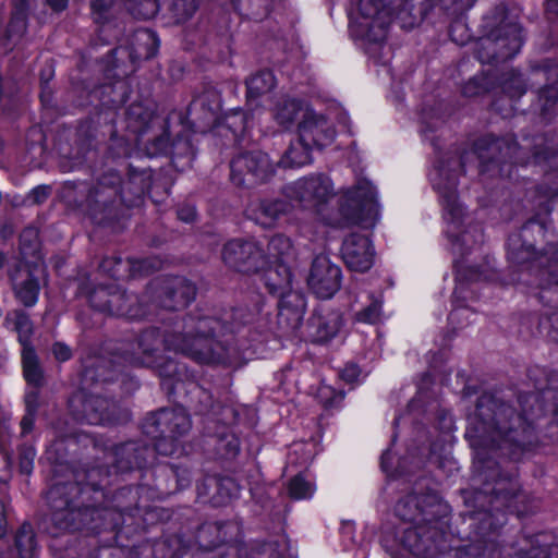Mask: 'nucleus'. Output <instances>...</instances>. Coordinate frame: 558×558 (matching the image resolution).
Returning <instances> with one entry per match:
<instances>
[{
	"mask_svg": "<svg viewBox=\"0 0 558 558\" xmlns=\"http://www.w3.org/2000/svg\"><path fill=\"white\" fill-rule=\"evenodd\" d=\"M111 477L108 464L95 462L51 485L45 498L54 524L107 535L121 558H183L192 545V526L181 522L187 515L146 501L132 485L113 487Z\"/></svg>",
	"mask_w": 558,
	"mask_h": 558,
	"instance_id": "1",
	"label": "nucleus"
},
{
	"mask_svg": "<svg viewBox=\"0 0 558 558\" xmlns=\"http://www.w3.org/2000/svg\"><path fill=\"white\" fill-rule=\"evenodd\" d=\"M473 481L475 487L462 489L461 494L468 511L462 515L463 533L458 530L460 539L469 543L458 547L448 544L454 535L451 527V507L439 493L424 485L425 480L415 483L412 492L396 506L397 515L404 522L413 523L402 533L400 543L403 549L418 558H496L504 555L499 538L511 519L522 521L535 514L541 505L531 493L502 492L495 485L499 477L485 478L486 463L480 465L472 453Z\"/></svg>",
	"mask_w": 558,
	"mask_h": 558,
	"instance_id": "2",
	"label": "nucleus"
},
{
	"mask_svg": "<svg viewBox=\"0 0 558 558\" xmlns=\"http://www.w3.org/2000/svg\"><path fill=\"white\" fill-rule=\"evenodd\" d=\"M526 378L534 391L520 392L513 405L489 392L477 397L464 437L480 465L486 463L485 478L499 477L502 492L523 489L519 464L538 454L554 453L558 445V371L533 365Z\"/></svg>",
	"mask_w": 558,
	"mask_h": 558,
	"instance_id": "3",
	"label": "nucleus"
},
{
	"mask_svg": "<svg viewBox=\"0 0 558 558\" xmlns=\"http://www.w3.org/2000/svg\"><path fill=\"white\" fill-rule=\"evenodd\" d=\"M264 298L256 295L253 306H234L220 316L186 314L178 350L199 365L238 367L245 352L262 342L267 323L260 317Z\"/></svg>",
	"mask_w": 558,
	"mask_h": 558,
	"instance_id": "4",
	"label": "nucleus"
},
{
	"mask_svg": "<svg viewBox=\"0 0 558 558\" xmlns=\"http://www.w3.org/2000/svg\"><path fill=\"white\" fill-rule=\"evenodd\" d=\"M157 451L142 439H131L113 446L111 470L113 487L132 485L146 501L165 499L192 483L191 470L179 463L156 462Z\"/></svg>",
	"mask_w": 558,
	"mask_h": 558,
	"instance_id": "5",
	"label": "nucleus"
},
{
	"mask_svg": "<svg viewBox=\"0 0 558 558\" xmlns=\"http://www.w3.org/2000/svg\"><path fill=\"white\" fill-rule=\"evenodd\" d=\"M534 215L506 241V256L509 264L533 268L538 264L539 284L558 287V246L546 251L543 256L537 244L548 231L549 216L558 204V182L537 184L534 190Z\"/></svg>",
	"mask_w": 558,
	"mask_h": 558,
	"instance_id": "6",
	"label": "nucleus"
},
{
	"mask_svg": "<svg viewBox=\"0 0 558 558\" xmlns=\"http://www.w3.org/2000/svg\"><path fill=\"white\" fill-rule=\"evenodd\" d=\"M154 177H96L82 205L94 225L121 232L131 218V209L147 198L148 180Z\"/></svg>",
	"mask_w": 558,
	"mask_h": 558,
	"instance_id": "7",
	"label": "nucleus"
},
{
	"mask_svg": "<svg viewBox=\"0 0 558 558\" xmlns=\"http://www.w3.org/2000/svg\"><path fill=\"white\" fill-rule=\"evenodd\" d=\"M143 367L153 369L158 376L160 388L170 402L187 405L195 415L210 416L220 408L211 391L199 385L186 364L161 354Z\"/></svg>",
	"mask_w": 558,
	"mask_h": 558,
	"instance_id": "8",
	"label": "nucleus"
},
{
	"mask_svg": "<svg viewBox=\"0 0 558 558\" xmlns=\"http://www.w3.org/2000/svg\"><path fill=\"white\" fill-rule=\"evenodd\" d=\"M289 198H263L255 210V220L265 228H270L296 206L320 213L336 193L331 177H299L292 184L282 189Z\"/></svg>",
	"mask_w": 558,
	"mask_h": 558,
	"instance_id": "9",
	"label": "nucleus"
},
{
	"mask_svg": "<svg viewBox=\"0 0 558 558\" xmlns=\"http://www.w3.org/2000/svg\"><path fill=\"white\" fill-rule=\"evenodd\" d=\"M162 343L163 336L161 329L155 326L147 327L136 338L138 350L136 355L123 352L112 354L111 356L95 357L84 367L82 380L92 386L117 381L124 384L125 378L129 377L126 364L144 366L147 363H154V360L162 354Z\"/></svg>",
	"mask_w": 558,
	"mask_h": 558,
	"instance_id": "10",
	"label": "nucleus"
},
{
	"mask_svg": "<svg viewBox=\"0 0 558 558\" xmlns=\"http://www.w3.org/2000/svg\"><path fill=\"white\" fill-rule=\"evenodd\" d=\"M513 268V280L517 284L527 288V295L542 305L538 312H531L521 318V326L525 327L532 337H543L548 341L558 343V287L539 284L538 264L533 268L520 267L510 264Z\"/></svg>",
	"mask_w": 558,
	"mask_h": 558,
	"instance_id": "11",
	"label": "nucleus"
},
{
	"mask_svg": "<svg viewBox=\"0 0 558 558\" xmlns=\"http://www.w3.org/2000/svg\"><path fill=\"white\" fill-rule=\"evenodd\" d=\"M173 408H160L148 412L141 424L144 435L153 439L151 448L159 456L171 457L183 451V438L192 428L187 405L173 403Z\"/></svg>",
	"mask_w": 558,
	"mask_h": 558,
	"instance_id": "12",
	"label": "nucleus"
},
{
	"mask_svg": "<svg viewBox=\"0 0 558 558\" xmlns=\"http://www.w3.org/2000/svg\"><path fill=\"white\" fill-rule=\"evenodd\" d=\"M489 32L478 38L474 54L483 64H498L512 59L523 44L521 26L510 20L507 7L502 3L495 7L492 14L486 17Z\"/></svg>",
	"mask_w": 558,
	"mask_h": 558,
	"instance_id": "13",
	"label": "nucleus"
},
{
	"mask_svg": "<svg viewBox=\"0 0 558 558\" xmlns=\"http://www.w3.org/2000/svg\"><path fill=\"white\" fill-rule=\"evenodd\" d=\"M77 292L85 296L89 306L111 317L124 318L130 322L144 320L149 316V305L142 295L128 292L118 283H99L82 281Z\"/></svg>",
	"mask_w": 558,
	"mask_h": 558,
	"instance_id": "14",
	"label": "nucleus"
},
{
	"mask_svg": "<svg viewBox=\"0 0 558 558\" xmlns=\"http://www.w3.org/2000/svg\"><path fill=\"white\" fill-rule=\"evenodd\" d=\"M356 183L338 197V214L347 227L374 230L381 218V205L376 185L367 177H357Z\"/></svg>",
	"mask_w": 558,
	"mask_h": 558,
	"instance_id": "15",
	"label": "nucleus"
},
{
	"mask_svg": "<svg viewBox=\"0 0 558 558\" xmlns=\"http://www.w3.org/2000/svg\"><path fill=\"white\" fill-rule=\"evenodd\" d=\"M52 536L49 543V550L53 558H101L104 550H110V556L121 558L116 546H109L104 543L107 538L105 534H96L85 529H60L52 519Z\"/></svg>",
	"mask_w": 558,
	"mask_h": 558,
	"instance_id": "16",
	"label": "nucleus"
},
{
	"mask_svg": "<svg viewBox=\"0 0 558 558\" xmlns=\"http://www.w3.org/2000/svg\"><path fill=\"white\" fill-rule=\"evenodd\" d=\"M194 538L197 548L191 558H226L231 550L238 554L243 544L241 525L233 520L204 522Z\"/></svg>",
	"mask_w": 558,
	"mask_h": 558,
	"instance_id": "17",
	"label": "nucleus"
},
{
	"mask_svg": "<svg viewBox=\"0 0 558 558\" xmlns=\"http://www.w3.org/2000/svg\"><path fill=\"white\" fill-rule=\"evenodd\" d=\"M69 408L76 421L89 425L117 426L131 420V412L118 401L84 390L71 397Z\"/></svg>",
	"mask_w": 558,
	"mask_h": 558,
	"instance_id": "18",
	"label": "nucleus"
},
{
	"mask_svg": "<svg viewBox=\"0 0 558 558\" xmlns=\"http://www.w3.org/2000/svg\"><path fill=\"white\" fill-rule=\"evenodd\" d=\"M195 283L180 275H160L146 287V296H142L151 307L168 312H180L189 307L195 300ZM151 308H149V313Z\"/></svg>",
	"mask_w": 558,
	"mask_h": 558,
	"instance_id": "19",
	"label": "nucleus"
},
{
	"mask_svg": "<svg viewBox=\"0 0 558 558\" xmlns=\"http://www.w3.org/2000/svg\"><path fill=\"white\" fill-rule=\"evenodd\" d=\"M518 151L519 146L512 137L486 134L474 142L472 151H465L459 157L458 163L462 172L468 171L466 163L477 161L480 174L496 171H507L509 174L512 169L505 170L502 165L511 160Z\"/></svg>",
	"mask_w": 558,
	"mask_h": 558,
	"instance_id": "20",
	"label": "nucleus"
},
{
	"mask_svg": "<svg viewBox=\"0 0 558 558\" xmlns=\"http://www.w3.org/2000/svg\"><path fill=\"white\" fill-rule=\"evenodd\" d=\"M3 326L12 328L17 333V341L22 347L21 360L23 377L27 385L39 391L45 384V374L39 357L33 344L34 324L24 310H14L7 313Z\"/></svg>",
	"mask_w": 558,
	"mask_h": 558,
	"instance_id": "21",
	"label": "nucleus"
},
{
	"mask_svg": "<svg viewBox=\"0 0 558 558\" xmlns=\"http://www.w3.org/2000/svg\"><path fill=\"white\" fill-rule=\"evenodd\" d=\"M220 408L216 409V414L203 416L207 422L217 423L216 430L208 437L207 445L211 458L220 463L223 469H233L236 459L241 453V439L233 428L228 424H220V415L229 413L235 421L238 413L234 409L225 407L216 401Z\"/></svg>",
	"mask_w": 558,
	"mask_h": 558,
	"instance_id": "22",
	"label": "nucleus"
},
{
	"mask_svg": "<svg viewBox=\"0 0 558 558\" xmlns=\"http://www.w3.org/2000/svg\"><path fill=\"white\" fill-rule=\"evenodd\" d=\"M221 260L235 272L251 275L267 264V254L254 238H233L222 245Z\"/></svg>",
	"mask_w": 558,
	"mask_h": 558,
	"instance_id": "23",
	"label": "nucleus"
},
{
	"mask_svg": "<svg viewBox=\"0 0 558 558\" xmlns=\"http://www.w3.org/2000/svg\"><path fill=\"white\" fill-rule=\"evenodd\" d=\"M167 121L160 125L161 133L144 143V149L148 157L166 156L170 146L172 156L170 162L177 172H185L192 169L195 157L194 147L186 135L179 133L175 140L170 143ZM143 144V142H141Z\"/></svg>",
	"mask_w": 558,
	"mask_h": 558,
	"instance_id": "24",
	"label": "nucleus"
},
{
	"mask_svg": "<svg viewBox=\"0 0 558 558\" xmlns=\"http://www.w3.org/2000/svg\"><path fill=\"white\" fill-rule=\"evenodd\" d=\"M357 29L362 36L371 40L368 51L373 53L386 36L389 12L385 7V0H357Z\"/></svg>",
	"mask_w": 558,
	"mask_h": 558,
	"instance_id": "25",
	"label": "nucleus"
},
{
	"mask_svg": "<svg viewBox=\"0 0 558 558\" xmlns=\"http://www.w3.org/2000/svg\"><path fill=\"white\" fill-rule=\"evenodd\" d=\"M307 286L317 299H332L342 286L341 267L326 255L315 256L307 277Z\"/></svg>",
	"mask_w": 558,
	"mask_h": 558,
	"instance_id": "26",
	"label": "nucleus"
},
{
	"mask_svg": "<svg viewBox=\"0 0 558 558\" xmlns=\"http://www.w3.org/2000/svg\"><path fill=\"white\" fill-rule=\"evenodd\" d=\"M222 111L221 92L215 85L207 84L187 107V118L197 132L211 129Z\"/></svg>",
	"mask_w": 558,
	"mask_h": 558,
	"instance_id": "27",
	"label": "nucleus"
},
{
	"mask_svg": "<svg viewBox=\"0 0 558 558\" xmlns=\"http://www.w3.org/2000/svg\"><path fill=\"white\" fill-rule=\"evenodd\" d=\"M489 280V276L483 265H461L454 268V289L451 296L452 311L448 315V320L453 323L460 311L468 310L466 301H475L478 295L475 294L471 286L481 281Z\"/></svg>",
	"mask_w": 558,
	"mask_h": 558,
	"instance_id": "28",
	"label": "nucleus"
},
{
	"mask_svg": "<svg viewBox=\"0 0 558 558\" xmlns=\"http://www.w3.org/2000/svg\"><path fill=\"white\" fill-rule=\"evenodd\" d=\"M375 254L373 241L368 235L352 232L343 239L341 256L351 271H368L374 265Z\"/></svg>",
	"mask_w": 558,
	"mask_h": 558,
	"instance_id": "29",
	"label": "nucleus"
},
{
	"mask_svg": "<svg viewBox=\"0 0 558 558\" xmlns=\"http://www.w3.org/2000/svg\"><path fill=\"white\" fill-rule=\"evenodd\" d=\"M277 299V326L284 335L298 330L307 308V296L301 290L290 289Z\"/></svg>",
	"mask_w": 558,
	"mask_h": 558,
	"instance_id": "30",
	"label": "nucleus"
},
{
	"mask_svg": "<svg viewBox=\"0 0 558 558\" xmlns=\"http://www.w3.org/2000/svg\"><path fill=\"white\" fill-rule=\"evenodd\" d=\"M299 138L303 145L323 149L336 137L333 124L324 116L306 109L298 125Z\"/></svg>",
	"mask_w": 558,
	"mask_h": 558,
	"instance_id": "31",
	"label": "nucleus"
},
{
	"mask_svg": "<svg viewBox=\"0 0 558 558\" xmlns=\"http://www.w3.org/2000/svg\"><path fill=\"white\" fill-rule=\"evenodd\" d=\"M433 190L437 193L445 219L461 229L464 219V207L459 201V177H432Z\"/></svg>",
	"mask_w": 558,
	"mask_h": 558,
	"instance_id": "32",
	"label": "nucleus"
},
{
	"mask_svg": "<svg viewBox=\"0 0 558 558\" xmlns=\"http://www.w3.org/2000/svg\"><path fill=\"white\" fill-rule=\"evenodd\" d=\"M344 325L340 310L317 306L307 320V331L312 343L325 344L339 333Z\"/></svg>",
	"mask_w": 558,
	"mask_h": 558,
	"instance_id": "33",
	"label": "nucleus"
},
{
	"mask_svg": "<svg viewBox=\"0 0 558 558\" xmlns=\"http://www.w3.org/2000/svg\"><path fill=\"white\" fill-rule=\"evenodd\" d=\"M502 544L501 558H558V543L546 532L535 533L525 538V547L517 549L514 544L508 546L505 535L499 538ZM496 558H500L496 556Z\"/></svg>",
	"mask_w": 558,
	"mask_h": 558,
	"instance_id": "34",
	"label": "nucleus"
},
{
	"mask_svg": "<svg viewBox=\"0 0 558 558\" xmlns=\"http://www.w3.org/2000/svg\"><path fill=\"white\" fill-rule=\"evenodd\" d=\"M201 498H207L213 507L227 506L239 493L236 482L226 475H207L196 484Z\"/></svg>",
	"mask_w": 558,
	"mask_h": 558,
	"instance_id": "35",
	"label": "nucleus"
},
{
	"mask_svg": "<svg viewBox=\"0 0 558 558\" xmlns=\"http://www.w3.org/2000/svg\"><path fill=\"white\" fill-rule=\"evenodd\" d=\"M255 275L259 276V282L267 293L278 298L292 287L293 272L288 262L271 263L267 256V264Z\"/></svg>",
	"mask_w": 558,
	"mask_h": 558,
	"instance_id": "36",
	"label": "nucleus"
},
{
	"mask_svg": "<svg viewBox=\"0 0 558 558\" xmlns=\"http://www.w3.org/2000/svg\"><path fill=\"white\" fill-rule=\"evenodd\" d=\"M231 174H271L276 171L269 156L258 149L234 153L229 161Z\"/></svg>",
	"mask_w": 558,
	"mask_h": 558,
	"instance_id": "37",
	"label": "nucleus"
},
{
	"mask_svg": "<svg viewBox=\"0 0 558 558\" xmlns=\"http://www.w3.org/2000/svg\"><path fill=\"white\" fill-rule=\"evenodd\" d=\"M386 5L396 10V21L404 29L420 25L433 7L432 0H386Z\"/></svg>",
	"mask_w": 558,
	"mask_h": 558,
	"instance_id": "38",
	"label": "nucleus"
},
{
	"mask_svg": "<svg viewBox=\"0 0 558 558\" xmlns=\"http://www.w3.org/2000/svg\"><path fill=\"white\" fill-rule=\"evenodd\" d=\"M156 119L155 110L143 102H133L125 111L126 129L136 136L138 145Z\"/></svg>",
	"mask_w": 558,
	"mask_h": 558,
	"instance_id": "39",
	"label": "nucleus"
},
{
	"mask_svg": "<svg viewBox=\"0 0 558 558\" xmlns=\"http://www.w3.org/2000/svg\"><path fill=\"white\" fill-rule=\"evenodd\" d=\"M37 535L33 525L25 521L16 530L13 544L9 547L11 558H35L38 553Z\"/></svg>",
	"mask_w": 558,
	"mask_h": 558,
	"instance_id": "40",
	"label": "nucleus"
},
{
	"mask_svg": "<svg viewBox=\"0 0 558 558\" xmlns=\"http://www.w3.org/2000/svg\"><path fill=\"white\" fill-rule=\"evenodd\" d=\"M532 151L531 157H526L523 153V165L535 163L547 169L545 171H558V151L546 145V137L543 134L533 137L532 144L524 147Z\"/></svg>",
	"mask_w": 558,
	"mask_h": 558,
	"instance_id": "41",
	"label": "nucleus"
},
{
	"mask_svg": "<svg viewBox=\"0 0 558 558\" xmlns=\"http://www.w3.org/2000/svg\"><path fill=\"white\" fill-rule=\"evenodd\" d=\"M159 38L155 32L142 28L135 32L132 40L131 57L138 60H149L157 54Z\"/></svg>",
	"mask_w": 558,
	"mask_h": 558,
	"instance_id": "42",
	"label": "nucleus"
},
{
	"mask_svg": "<svg viewBox=\"0 0 558 558\" xmlns=\"http://www.w3.org/2000/svg\"><path fill=\"white\" fill-rule=\"evenodd\" d=\"M276 0H232L235 11L244 19L262 22L274 9Z\"/></svg>",
	"mask_w": 558,
	"mask_h": 558,
	"instance_id": "43",
	"label": "nucleus"
},
{
	"mask_svg": "<svg viewBox=\"0 0 558 558\" xmlns=\"http://www.w3.org/2000/svg\"><path fill=\"white\" fill-rule=\"evenodd\" d=\"M12 290L15 300L24 307H33L37 304L40 293L39 279L27 271L26 278L21 282H13Z\"/></svg>",
	"mask_w": 558,
	"mask_h": 558,
	"instance_id": "44",
	"label": "nucleus"
},
{
	"mask_svg": "<svg viewBox=\"0 0 558 558\" xmlns=\"http://www.w3.org/2000/svg\"><path fill=\"white\" fill-rule=\"evenodd\" d=\"M308 145H303L301 140L290 145L279 161L274 163L275 168L281 170H296L311 162Z\"/></svg>",
	"mask_w": 558,
	"mask_h": 558,
	"instance_id": "45",
	"label": "nucleus"
},
{
	"mask_svg": "<svg viewBox=\"0 0 558 558\" xmlns=\"http://www.w3.org/2000/svg\"><path fill=\"white\" fill-rule=\"evenodd\" d=\"M131 257L123 258L119 254L104 256L99 263V270L113 280L131 279Z\"/></svg>",
	"mask_w": 558,
	"mask_h": 558,
	"instance_id": "46",
	"label": "nucleus"
},
{
	"mask_svg": "<svg viewBox=\"0 0 558 558\" xmlns=\"http://www.w3.org/2000/svg\"><path fill=\"white\" fill-rule=\"evenodd\" d=\"M247 99H257L269 93L276 85L272 72L268 69L259 70L246 80Z\"/></svg>",
	"mask_w": 558,
	"mask_h": 558,
	"instance_id": "47",
	"label": "nucleus"
},
{
	"mask_svg": "<svg viewBox=\"0 0 558 558\" xmlns=\"http://www.w3.org/2000/svg\"><path fill=\"white\" fill-rule=\"evenodd\" d=\"M25 412L20 422L21 436H27L34 430L37 413L40 407V392L29 390L24 396Z\"/></svg>",
	"mask_w": 558,
	"mask_h": 558,
	"instance_id": "48",
	"label": "nucleus"
},
{
	"mask_svg": "<svg viewBox=\"0 0 558 558\" xmlns=\"http://www.w3.org/2000/svg\"><path fill=\"white\" fill-rule=\"evenodd\" d=\"M19 250L24 258H40L41 243L36 228L25 227L22 230L19 236Z\"/></svg>",
	"mask_w": 558,
	"mask_h": 558,
	"instance_id": "49",
	"label": "nucleus"
},
{
	"mask_svg": "<svg viewBox=\"0 0 558 558\" xmlns=\"http://www.w3.org/2000/svg\"><path fill=\"white\" fill-rule=\"evenodd\" d=\"M302 102L296 99H286L276 107L275 119L286 129L295 123L299 117L304 113Z\"/></svg>",
	"mask_w": 558,
	"mask_h": 558,
	"instance_id": "50",
	"label": "nucleus"
},
{
	"mask_svg": "<svg viewBox=\"0 0 558 558\" xmlns=\"http://www.w3.org/2000/svg\"><path fill=\"white\" fill-rule=\"evenodd\" d=\"M499 86L502 93L511 99H518L526 92V84L522 74L514 69L501 74L499 78Z\"/></svg>",
	"mask_w": 558,
	"mask_h": 558,
	"instance_id": "51",
	"label": "nucleus"
},
{
	"mask_svg": "<svg viewBox=\"0 0 558 558\" xmlns=\"http://www.w3.org/2000/svg\"><path fill=\"white\" fill-rule=\"evenodd\" d=\"M496 86V77L490 72H483L471 77L462 87V94L466 97H476L488 93Z\"/></svg>",
	"mask_w": 558,
	"mask_h": 558,
	"instance_id": "52",
	"label": "nucleus"
},
{
	"mask_svg": "<svg viewBox=\"0 0 558 558\" xmlns=\"http://www.w3.org/2000/svg\"><path fill=\"white\" fill-rule=\"evenodd\" d=\"M268 257L271 263L287 262L293 250L290 238L278 233L270 238L267 245Z\"/></svg>",
	"mask_w": 558,
	"mask_h": 558,
	"instance_id": "53",
	"label": "nucleus"
},
{
	"mask_svg": "<svg viewBox=\"0 0 558 558\" xmlns=\"http://www.w3.org/2000/svg\"><path fill=\"white\" fill-rule=\"evenodd\" d=\"M541 117L549 122L556 116L558 87L554 84L543 87L538 93Z\"/></svg>",
	"mask_w": 558,
	"mask_h": 558,
	"instance_id": "54",
	"label": "nucleus"
},
{
	"mask_svg": "<svg viewBox=\"0 0 558 558\" xmlns=\"http://www.w3.org/2000/svg\"><path fill=\"white\" fill-rule=\"evenodd\" d=\"M173 178L154 177V179L148 180L147 198L156 205L162 203L170 195V189L174 184Z\"/></svg>",
	"mask_w": 558,
	"mask_h": 558,
	"instance_id": "55",
	"label": "nucleus"
},
{
	"mask_svg": "<svg viewBox=\"0 0 558 558\" xmlns=\"http://www.w3.org/2000/svg\"><path fill=\"white\" fill-rule=\"evenodd\" d=\"M76 144L84 154H96V130L92 122L86 121L80 124L76 132Z\"/></svg>",
	"mask_w": 558,
	"mask_h": 558,
	"instance_id": "56",
	"label": "nucleus"
},
{
	"mask_svg": "<svg viewBox=\"0 0 558 558\" xmlns=\"http://www.w3.org/2000/svg\"><path fill=\"white\" fill-rule=\"evenodd\" d=\"M288 495L293 500L311 499L314 495V487L299 473L288 482Z\"/></svg>",
	"mask_w": 558,
	"mask_h": 558,
	"instance_id": "57",
	"label": "nucleus"
},
{
	"mask_svg": "<svg viewBox=\"0 0 558 558\" xmlns=\"http://www.w3.org/2000/svg\"><path fill=\"white\" fill-rule=\"evenodd\" d=\"M36 456L37 451L33 444L23 442L17 447V468L20 474L29 476L33 473Z\"/></svg>",
	"mask_w": 558,
	"mask_h": 558,
	"instance_id": "58",
	"label": "nucleus"
},
{
	"mask_svg": "<svg viewBox=\"0 0 558 558\" xmlns=\"http://www.w3.org/2000/svg\"><path fill=\"white\" fill-rule=\"evenodd\" d=\"M198 7L199 0H173L170 10L175 23H184L195 14Z\"/></svg>",
	"mask_w": 558,
	"mask_h": 558,
	"instance_id": "59",
	"label": "nucleus"
},
{
	"mask_svg": "<svg viewBox=\"0 0 558 558\" xmlns=\"http://www.w3.org/2000/svg\"><path fill=\"white\" fill-rule=\"evenodd\" d=\"M131 279L147 277L159 268V260L150 257H131Z\"/></svg>",
	"mask_w": 558,
	"mask_h": 558,
	"instance_id": "60",
	"label": "nucleus"
},
{
	"mask_svg": "<svg viewBox=\"0 0 558 558\" xmlns=\"http://www.w3.org/2000/svg\"><path fill=\"white\" fill-rule=\"evenodd\" d=\"M383 301L371 295V302L356 313V320L364 324H376L381 314Z\"/></svg>",
	"mask_w": 558,
	"mask_h": 558,
	"instance_id": "61",
	"label": "nucleus"
},
{
	"mask_svg": "<svg viewBox=\"0 0 558 558\" xmlns=\"http://www.w3.org/2000/svg\"><path fill=\"white\" fill-rule=\"evenodd\" d=\"M129 9L135 17L149 20L158 13L159 4L158 0H133Z\"/></svg>",
	"mask_w": 558,
	"mask_h": 558,
	"instance_id": "62",
	"label": "nucleus"
},
{
	"mask_svg": "<svg viewBox=\"0 0 558 558\" xmlns=\"http://www.w3.org/2000/svg\"><path fill=\"white\" fill-rule=\"evenodd\" d=\"M28 16L11 13L7 28V37L11 40L21 39L27 32Z\"/></svg>",
	"mask_w": 558,
	"mask_h": 558,
	"instance_id": "63",
	"label": "nucleus"
},
{
	"mask_svg": "<svg viewBox=\"0 0 558 558\" xmlns=\"http://www.w3.org/2000/svg\"><path fill=\"white\" fill-rule=\"evenodd\" d=\"M114 0H89L92 16L95 23L104 24L110 17Z\"/></svg>",
	"mask_w": 558,
	"mask_h": 558,
	"instance_id": "64",
	"label": "nucleus"
}]
</instances>
